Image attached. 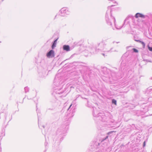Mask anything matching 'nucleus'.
<instances>
[{
    "mask_svg": "<svg viewBox=\"0 0 152 152\" xmlns=\"http://www.w3.org/2000/svg\"><path fill=\"white\" fill-rule=\"evenodd\" d=\"M61 12L62 13H66V12L67 11V10H64V9H62L61 10Z\"/></svg>",
    "mask_w": 152,
    "mask_h": 152,
    "instance_id": "39448f33",
    "label": "nucleus"
},
{
    "mask_svg": "<svg viewBox=\"0 0 152 152\" xmlns=\"http://www.w3.org/2000/svg\"><path fill=\"white\" fill-rule=\"evenodd\" d=\"M135 17L137 18L139 17L144 18H145V16L142 14L137 13L135 15Z\"/></svg>",
    "mask_w": 152,
    "mask_h": 152,
    "instance_id": "f03ea898",
    "label": "nucleus"
},
{
    "mask_svg": "<svg viewBox=\"0 0 152 152\" xmlns=\"http://www.w3.org/2000/svg\"><path fill=\"white\" fill-rule=\"evenodd\" d=\"M63 49L64 50L66 51H69L70 50L69 46L68 45H64L63 47Z\"/></svg>",
    "mask_w": 152,
    "mask_h": 152,
    "instance_id": "7ed1b4c3",
    "label": "nucleus"
},
{
    "mask_svg": "<svg viewBox=\"0 0 152 152\" xmlns=\"http://www.w3.org/2000/svg\"><path fill=\"white\" fill-rule=\"evenodd\" d=\"M141 43L142 45L143 48H145V43L143 42H141Z\"/></svg>",
    "mask_w": 152,
    "mask_h": 152,
    "instance_id": "0eeeda50",
    "label": "nucleus"
},
{
    "mask_svg": "<svg viewBox=\"0 0 152 152\" xmlns=\"http://www.w3.org/2000/svg\"><path fill=\"white\" fill-rule=\"evenodd\" d=\"M58 39H56L55 41H54L52 46V49H53L56 46V42L57 40Z\"/></svg>",
    "mask_w": 152,
    "mask_h": 152,
    "instance_id": "20e7f679",
    "label": "nucleus"
},
{
    "mask_svg": "<svg viewBox=\"0 0 152 152\" xmlns=\"http://www.w3.org/2000/svg\"><path fill=\"white\" fill-rule=\"evenodd\" d=\"M145 141H144L143 143V146L144 147L145 146Z\"/></svg>",
    "mask_w": 152,
    "mask_h": 152,
    "instance_id": "9b49d317",
    "label": "nucleus"
},
{
    "mask_svg": "<svg viewBox=\"0 0 152 152\" xmlns=\"http://www.w3.org/2000/svg\"><path fill=\"white\" fill-rule=\"evenodd\" d=\"M112 102L113 103L115 104V105H116V101L114 99H113L112 101Z\"/></svg>",
    "mask_w": 152,
    "mask_h": 152,
    "instance_id": "423d86ee",
    "label": "nucleus"
},
{
    "mask_svg": "<svg viewBox=\"0 0 152 152\" xmlns=\"http://www.w3.org/2000/svg\"><path fill=\"white\" fill-rule=\"evenodd\" d=\"M135 41L136 42H139L140 43H141V42H142V41H140V40H135Z\"/></svg>",
    "mask_w": 152,
    "mask_h": 152,
    "instance_id": "9d476101",
    "label": "nucleus"
},
{
    "mask_svg": "<svg viewBox=\"0 0 152 152\" xmlns=\"http://www.w3.org/2000/svg\"><path fill=\"white\" fill-rule=\"evenodd\" d=\"M47 57L48 58H53L55 56L54 52L53 50H50L46 55Z\"/></svg>",
    "mask_w": 152,
    "mask_h": 152,
    "instance_id": "f257e3e1",
    "label": "nucleus"
},
{
    "mask_svg": "<svg viewBox=\"0 0 152 152\" xmlns=\"http://www.w3.org/2000/svg\"><path fill=\"white\" fill-rule=\"evenodd\" d=\"M148 48L149 50H150V51H152V47H148Z\"/></svg>",
    "mask_w": 152,
    "mask_h": 152,
    "instance_id": "1a4fd4ad",
    "label": "nucleus"
},
{
    "mask_svg": "<svg viewBox=\"0 0 152 152\" xmlns=\"http://www.w3.org/2000/svg\"><path fill=\"white\" fill-rule=\"evenodd\" d=\"M133 50L134 52L135 53H138V50L137 49L134 48H133Z\"/></svg>",
    "mask_w": 152,
    "mask_h": 152,
    "instance_id": "6e6552de",
    "label": "nucleus"
}]
</instances>
